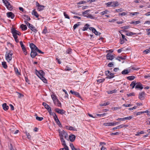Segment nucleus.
<instances>
[{
  "label": "nucleus",
  "mask_w": 150,
  "mask_h": 150,
  "mask_svg": "<svg viewBox=\"0 0 150 150\" xmlns=\"http://www.w3.org/2000/svg\"><path fill=\"white\" fill-rule=\"evenodd\" d=\"M11 33L16 42L17 43L19 41L17 39L18 37L17 35L19 36L21 35V33L18 31L16 30L15 29H12Z\"/></svg>",
  "instance_id": "obj_1"
},
{
  "label": "nucleus",
  "mask_w": 150,
  "mask_h": 150,
  "mask_svg": "<svg viewBox=\"0 0 150 150\" xmlns=\"http://www.w3.org/2000/svg\"><path fill=\"white\" fill-rule=\"evenodd\" d=\"M12 51H9L7 52L5 55L6 58L8 62H9L12 59Z\"/></svg>",
  "instance_id": "obj_2"
},
{
  "label": "nucleus",
  "mask_w": 150,
  "mask_h": 150,
  "mask_svg": "<svg viewBox=\"0 0 150 150\" xmlns=\"http://www.w3.org/2000/svg\"><path fill=\"white\" fill-rule=\"evenodd\" d=\"M2 1L8 9L10 10L12 9V6L9 2L6 0H2Z\"/></svg>",
  "instance_id": "obj_3"
},
{
  "label": "nucleus",
  "mask_w": 150,
  "mask_h": 150,
  "mask_svg": "<svg viewBox=\"0 0 150 150\" xmlns=\"http://www.w3.org/2000/svg\"><path fill=\"white\" fill-rule=\"evenodd\" d=\"M59 136L61 137H64L66 139L68 140V134L64 130L62 131L60 133Z\"/></svg>",
  "instance_id": "obj_4"
},
{
  "label": "nucleus",
  "mask_w": 150,
  "mask_h": 150,
  "mask_svg": "<svg viewBox=\"0 0 150 150\" xmlns=\"http://www.w3.org/2000/svg\"><path fill=\"white\" fill-rule=\"evenodd\" d=\"M136 89H139L142 90L143 88L142 84L139 82L137 83L136 85L135 86Z\"/></svg>",
  "instance_id": "obj_5"
},
{
  "label": "nucleus",
  "mask_w": 150,
  "mask_h": 150,
  "mask_svg": "<svg viewBox=\"0 0 150 150\" xmlns=\"http://www.w3.org/2000/svg\"><path fill=\"white\" fill-rule=\"evenodd\" d=\"M36 5L38 7V10L39 11H41L43 10L44 8V6L40 5L37 2L36 3Z\"/></svg>",
  "instance_id": "obj_6"
},
{
  "label": "nucleus",
  "mask_w": 150,
  "mask_h": 150,
  "mask_svg": "<svg viewBox=\"0 0 150 150\" xmlns=\"http://www.w3.org/2000/svg\"><path fill=\"white\" fill-rule=\"evenodd\" d=\"M28 28L33 31L35 33L38 32V30L34 26L30 24V26H28Z\"/></svg>",
  "instance_id": "obj_7"
},
{
  "label": "nucleus",
  "mask_w": 150,
  "mask_h": 150,
  "mask_svg": "<svg viewBox=\"0 0 150 150\" xmlns=\"http://www.w3.org/2000/svg\"><path fill=\"white\" fill-rule=\"evenodd\" d=\"M145 94V92L144 91L142 92V93L139 94V98L140 100H143L144 98Z\"/></svg>",
  "instance_id": "obj_8"
},
{
  "label": "nucleus",
  "mask_w": 150,
  "mask_h": 150,
  "mask_svg": "<svg viewBox=\"0 0 150 150\" xmlns=\"http://www.w3.org/2000/svg\"><path fill=\"white\" fill-rule=\"evenodd\" d=\"M37 54L36 50H31L30 56L32 58H34Z\"/></svg>",
  "instance_id": "obj_9"
},
{
  "label": "nucleus",
  "mask_w": 150,
  "mask_h": 150,
  "mask_svg": "<svg viewBox=\"0 0 150 150\" xmlns=\"http://www.w3.org/2000/svg\"><path fill=\"white\" fill-rule=\"evenodd\" d=\"M106 57L108 60H112L114 59V55H112L110 53H108L106 55Z\"/></svg>",
  "instance_id": "obj_10"
},
{
  "label": "nucleus",
  "mask_w": 150,
  "mask_h": 150,
  "mask_svg": "<svg viewBox=\"0 0 150 150\" xmlns=\"http://www.w3.org/2000/svg\"><path fill=\"white\" fill-rule=\"evenodd\" d=\"M7 16L11 19H13L14 18L15 15L14 14L11 12H8L6 13Z\"/></svg>",
  "instance_id": "obj_11"
},
{
  "label": "nucleus",
  "mask_w": 150,
  "mask_h": 150,
  "mask_svg": "<svg viewBox=\"0 0 150 150\" xmlns=\"http://www.w3.org/2000/svg\"><path fill=\"white\" fill-rule=\"evenodd\" d=\"M55 111L59 114H63L65 112L63 110L59 109L58 108H56L55 109Z\"/></svg>",
  "instance_id": "obj_12"
},
{
  "label": "nucleus",
  "mask_w": 150,
  "mask_h": 150,
  "mask_svg": "<svg viewBox=\"0 0 150 150\" xmlns=\"http://www.w3.org/2000/svg\"><path fill=\"white\" fill-rule=\"evenodd\" d=\"M128 126V125H121L117 126L116 127H114L113 128V130H115L117 129L122 128L123 127H126Z\"/></svg>",
  "instance_id": "obj_13"
},
{
  "label": "nucleus",
  "mask_w": 150,
  "mask_h": 150,
  "mask_svg": "<svg viewBox=\"0 0 150 150\" xmlns=\"http://www.w3.org/2000/svg\"><path fill=\"white\" fill-rule=\"evenodd\" d=\"M30 47L31 49V50H35L38 48L34 44L32 43L30 44Z\"/></svg>",
  "instance_id": "obj_14"
},
{
  "label": "nucleus",
  "mask_w": 150,
  "mask_h": 150,
  "mask_svg": "<svg viewBox=\"0 0 150 150\" xmlns=\"http://www.w3.org/2000/svg\"><path fill=\"white\" fill-rule=\"evenodd\" d=\"M69 139L71 142H74L76 136L74 135L71 134L69 136Z\"/></svg>",
  "instance_id": "obj_15"
},
{
  "label": "nucleus",
  "mask_w": 150,
  "mask_h": 150,
  "mask_svg": "<svg viewBox=\"0 0 150 150\" xmlns=\"http://www.w3.org/2000/svg\"><path fill=\"white\" fill-rule=\"evenodd\" d=\"M70 92L72 94H74L77 97H80V96L79 93L75 92L74 91H73L72 90H71L70 91Z\"/></svg>",
  "instance_id": "obj_16"
},
{
  "label": "nucleus",
  "mask_w": 150,
  "mask_h": 150,
  "mask_svg": "<svg viewBox=\"0 0 150 150\" xmlns=\"http://www.w3.org/2000/svg\"><path fill=\"white\" fill-rule=\"evenodd\" d=\"M2 106L3 108V109L5 111L7 110L9 108V107L7 105V104L6 103H4L2 104Z\"/></svg>",
  "instance_id": "obj_17"
},
{
  "label": "nucleus",
  "mask_w": 150,
  "mask_h": 150,
  "mask_svg": "<svg viewBox=\"0 0 150 150\" xmlns=\"http://www.w3.org/2000/svg\"><path fill=\"white\" fill-rule=\"evenodd\" d=\"M114 1H111L110 2H108L105 4L107 6V7H114Z\"/></svg>",
  "instance_id": "obj_18"
},
{
  "label": "nucleus",
  "mask_w": 150,
  "mask_h": 150,
  "mask_svg": "<svg viewBox=\"0 0 150 150\" xmlns=\"http://www.w3.org/2000/svg\"><path fill=\"white\" fill-rule=\"evenodd\" d=\"M42 105L45 107V108L47 110L51 109V108L50 107V106L45 103L43 102L42 103Z\"/></svg>",
  "instance_id": "obj_19"
},
{
  "label": "nucleus",
  "mask_w": 150,
  "mask_h": 150,
  "mask_svg": "<svg viewBox=\"0 0 150 150\" xmlns=\"http://www.w3.org/2000/svg\"><path fill=\"white\" fill-rule=\"evenodd\" d=\"M32 15L35 16L36 17L38 18L39 15L35 10H34L32 12Z\"/></svg>",
  "instance_id": "obj_20"
},
{
  "label": "nucleus",
  "mask_w": 150,
  "mask_h": 150,
  "mask_svg": "<svg viewBox=\"0 0 150 150\" xmlns=\"http://www.w3.org/2000/svg\"><path fill=\"white\" fill-rule=\"evenodd\" d=\"M20 27L23 30H27V27L26 25L22 24L21 25Z\"/></svg>",
  "instance_id": "obj_21"
},
{
  "label": "nucleus",
  "mask_w": 150,
  "mask_h": 150,
  "mask_svg": "<svg viewBox=\"0 0 150 150\" xmlns=\"http://www.w3.org/2000/svg\"><path fill=\"white\" fill-rule=\"evenodd\" d=\"M137 83L136 81H133L132 82L131 84H130V86L132 87V88H133L135 86H136Z\"/></svg>",
  "instance_id": "obj_22"
},
{
  "label": "nucleus",
  "mask_w": 150,
  "mask_h": 150,
  "mask_svg": "<svg viewBox=\"0 0 150 150\" xmlns=\"http://www.w3.org/2000/svg\"><path fill=\"white\" fill-rule=\"evenodd\" d=\"M23 18L25 20L28 21H29L30 20V17L26 15H24Z\"/></svg>",
  "instance_id": "obj_23"
},
{
  "label": "nucleus",
  "mask_w": 150,
  "mask_h": 150,
  "mask_svg": "<svg viewBox=\"0 0 150 150\" xmlns=\"http://www.w3.org/2000/svg\"><path fill=\"white\" fill-rule=\"evenodd\" d=\"M89 26V25L88 24H86L84 25V27H83V28L82 29L83 31H84L87 30Z\"/></svg>",
  "instance_id": "obj_24"
},
{
  "label": "nucleus",
  "mask_w": 150,
  "mask_h": 150,
  "mask_svg": "<svg viewBox=\"0 0 150 150\" xmlns=\"http://www.w3.org/2000/svg\"><path fill=\"white\" fill-rule=\"evenodd\" d=\"M130 72L127 69H125L122 72V74H127Z\"/></svg>",
  "instance_id": "obj_25"
},
{
  "label": "nucleus",
  "mask_w": 150,
  "mask_h": 150,
  "mask_svg": "<svg viewBox=\"0 0 150 150\" xmlns=\"http://www.w3.org/2000/svg\"><path fill=\"white\" fill-rule=\"evenodd\" d=\"M135 78V77L134 76H129L127 77L128 80L130 81L134 80Z\"/></svg>",
  "instance_id": "obj_26"
},
{
  "label": "nucleus",
  "mask_w": 150,
  "mask_h": 150,
  "mask_svg": "<svg viewBox=\"0 0 150 150\" xmlns=\"http://www.w3.org/2000/svg\"><path fill=\"white\" fill-rule=\"evenodd\" d=\"M114 74L113 73H112L110 72L109 74L108 75V78L109 79H110L112 78H113L114 77Z\"/></svg>",
  "instance_id": "obj_27"
},
{
  "label": "nucleus",
  "mask_w": 150,
  "mask_h": 150,
  "mask_svg": "<svg viewBox=\"0 0 150 150\" xmlns=\"http://www.w3.org/2000/svg\"><path fill=\"white\" fill-rule=\"evenodd\" d=\"M42 80V81H43L45 83H47V81L46 79L43 76H41V77L40 76V78Z\"/></svg>",
  "instance_id": "obj_28"
},
{
  "label": "nucleus",
  "mask_w": 150,
  "mask_h": 150,
  "mask_svg": "<svg viewBox=\"0 0 150 150\" xmlns=\"http://www.w3.org/2000/svg\"><path fill=\"white\" fill-rule=\"evenodd\" d=\"M129 28V26H127L123 27L121 28L124 29V30H123V32H127V30H126L125 29H128Z\"/></svg>",
  "instance_id": "obj_29"
},
{
  "label": "nucleus",
  "mask_w": 150,
  "mask_h": 150,
  "mask_svg": "<svg viewBox=\"0 0 150 150\" xmlns=\"http://www.w3.org/2000/svg\"><path fill=\"white\" fill-rule=\"evenodd\" d=\"M103 125L105 126H113L112 122L105 123Z\"/></svg>",
  "instance_id": "obj_30"
},
{
  "label": "nucleus",
  "mask_w": 150,
  "mask_h": 150,
  "mask_svg": "<svg viewBox=\"0 0 150 150\" xmlns=\"http://www.w3.org/2000/svg\"><path fill=\"white\" fill-rule=\"evenodd\" d=\"M66 127L67 129L70 130H75L74 128L72 126H66Z\"/></svg>",
  "instance_id": "obj_31"
},
{
  "label": "nucleus",
  "mask_w": 150,
  "mask_h": 150,
  "mask_svg": "<svg viewBox=\"0 0 150 150\" xmlns=\"http://www.w3.org/2000/svg\"><path fill=\"white\" fill-rule=\"evenodd\" d=\"M136 34V33H132V32H130V33H126V35L127 36H131L132 35H135Z\"/></svg>",
  "instance_id": "obj_32"
},
{
  "label": "nucleus",
  "mask_w": 150,
  "mask_h": 150,
  "mask_svg": "<svg viewBox=\"0 0 150 150\" xmlns=\"http://www.w3.org/2000/svg\"><path fill=\"white\" fill-rule=\"evenodd\" d=\"M56 120V122L57 124L60 127H62V125L61 124L59 120Z\"/></svg>",
  "instance_id": "obj_33"
},
{
  "label": "nucleus",
  "mask_w": 150,
  "mask_h": 150,
  "mask_svg": "<svg viewBox=\"0 0 150 150\" xmlns=\"http://www.w3.org/2000/svg\"><path fill=\"white\" fill-rule=\"evenodd\" d=\"M2 65L4 68L6 69L7 68V66L6 64V62H2Z\"/></svg>",
  "instance_id": "obj_34"
},
{
  "label": "nucleus",
  "mask_w": 150,
  "mask_h": 150,
  "mask_svg": "<svg viewBox=\"0 0 150 150\" xmlns=\"http://www.w3.org/2000/svg\"><path fill=\"white\" fill-rule=\"evenodd\" d=\"M92 32L94 33V34L96 35H100V34H101V33H98L95 28L93 29Z\"/></svg>",
  "instance_id": "obj_35"
},
{
  "label": "nucleus",
  "mask_w": 150,
  "mask_h": 150,
  "mask_svg": "<svg viewBox=\"0 0 150 150\" xmlns=\"http://www.w3.org/2000/svg\"><path fill=\"white\" fill-rule=\"evenodd\" d=\"M117 90L115 89H114L113 90H112V91H107L108 93V94H112L114 93H115L116 92Z\"/></svg>",
  "instance_id": "obj_36"
},
{
  "label": "nucleus",
  "mask_w": 150,
  "mask_h": 150,
  "mask_svg": "<svg viewBox=\"0 0 150 150\" xmlns=\"http://www.w3.org/2000/svg\"><path fill=\"white\" fill-rule=\"evenodd\" d=\"M108 11L107 10H105L100 13V14L103 15L107 13Z\"/></svg>",
  "instance_id": "obj_37"
},
{
  "label": "nucleus",
  "mask_w": 150,
  "mask_h": 150,
  "mask_svg": "<svg viewBox=\"0 0 150 150\" xmlns=\"http://www.w3.org/2000/svg\"><path fill=\"white\" fill-rule=\"evenodd\" d=\"M114 7H115L119 5V4L117 1H114Z\"/></svg>",
  "instance_id": "obj_38"
},
{
  "label": "nucleus",
  "mask_w": 150,
  "mask_h": 150,
  "mask_svg": "<svg viewBox=\"0 0 150 150\" xmlns=\"http://www.w3.org/2000/svg\"><path fill=\"white\" fill-rule=\"evenodd\" d=\"M36 119L38 120L41 121L43 120V118L42 117H40L36 116Z\"/></svg>",
  "instance_id": "obj_39"
},
{
  "label": "nucleus",
  "mask_w": 150,
  "mask_h": 150,
  "mask_svg": "<svg viewBox=\"0 0 150 150\" xmlns=\"http://www.w3.org/2000/svg\"><path fill=\"white\" fill-rule=\"evenodd\" d=\"M70 146L72 150H77L75 148L73 144H70Z\"/></svg>",
  "instance_id": "obj_40"
},
{
  "label": "nucleus",
  "mask_w": 150,
  "mask_h": 150,
  "mask_svg": "<svg viewBox=\"0 0 150 150\" xmlns=\"http://www.w3.org/2000/svg\"><path fill=\"white\" fill-rule=\"evenodd\" d=\"M14 70L16 74L18 75H20V74L19 72L18 69L16 68H14Z\"/></svg>",
  "instance_id": "obj_41"
},
{
  "label": "nucleus",
  "mask_w": 150,
  "mask_h": 150,
  "mask_svg": "<svg viewBox=\"0 0 150 150\" xmlns=\"http://www.w3.org/2000/svg\"><path fill=\"white\" fill-rule=\"evenodd\" d=\"M35 73L36 75L40 78L41 76V75L40 74V71H38L36 69Z\"/></svg>",
  "instance_id": "obj_42"
},
{
  "label": "nucleus",
  "mask_w": 150,
  "mask_h": 150,
  "mask_svg": "<svg viewBox=\"0 0 150 150\" xmlns=\"http://www.w3.org/2000/svg\"><path fill=\"white\" fill-rule=\"evenodd\" d=\"M84 16L87 17V18H90L92 19L94 18V17L91 14H89L88 16Z\"/></svg>",
  "instance_id": "obj_43"
},
{
  "label": "nucleus",
  "mask_w": 150,
  "mask_h": 150,
  "mask_svg": "<svg viewBox=\"0 0 150 150\" xmlns=\"http://www.w3.org/2000/svg\"><path fill=\"white\" fill-rule=\"evenodd\" d=\"M47 32V28L45 26V28L44 29L42 32V33L44 34H46Z\"/></svg>",
  "instance_id": "obj_44"
},
{
  "label": "nucleus",
  "mask_w": 150,
  "mask_h": 150,
  "mask_svg": "<svg viewBox=\"0 0 150 150\" xmlns=\"http://www.w3.org/2000/svg\"><path fill=\"white\" fill-rule=\"evenodd\" d=\"M80 22H78L74 25L73 28L74 29H76L80 25Z\"/></svg>",
  "instance_id": "obj_45"
},
{
  "label": "nucleus",
  "mask_w": 150,
  "mask_h": 150,
  "mask_svg": "<svg viewBox=\"0 0 150 150\" xmlns=\"http://www.w3.org/2000/svg\"><path fill=\"white\" fill-rule=\"evenodd\" d=\"M40 74L41 75L40 76H43L45 75V72L42 70L40 71Z\"/></svg>",
  "instance_id": "obj_46"
},
{
  "label": "nucleus",
  "mask_w": 150,
  "mask_h": 150,
  "mask_svg": "<svg viewBox=\"0 0 150 150\" xmlns=\"http://www.w3.org/2000/svg\"><path fill=\"white\" fill-rule=\"evenodd\" d=\"M124 118H125V119H124L125 120H131V119H132V116H130L127 117H124Z\"/></svg>",
  "instance_id": "obj_47"
},
{
  "label": "nucleus",
  "mask_w": 150,
  "mask_h": 150,
  "mask_svg": "<svg viewBox=\"0 0 150 150\" xmlns=\"http://www.w3.org/2000/svg\"><path fill=\"white\" fill-rule=\"evenodd\" d=\"M86 3V2L85 1H79L78 2L77 4H84L85 3Z\"/></svg>",
  "instance_id": "obj_48"
},
{
  "label": "nucleus",
  "mask_w": 150,
  "mask_h": 150,
  "mask_svg": "<svg viewBox=\"0 0 150 150\" xmlns=\"http://www.w3.org/2000/svg\"><path fill=\"white\" fill-rule=\"evenodd\" d=\"M64 16L66 18H67L69 19V17L68 16V15L66 13V12H64Z\"/></svg>",
  "instance_id": "obj_49"
},
{
  "label": "nucleus",
  "mask_w": 150,
  "mask_h": 150,
  "mask_svg": "<svg viewBox=\"0 0 150 150\" xmlns=\"http://www.w3.org/2000/svg\"><path fill=\"white\" fill-rule=\"evenodd\" d=\"M90 11V10H86L84 12H83L82 13V14L84 16H85L84 15H85L88 14V13Z\"/></svg>",
  "instance_id": "obj_50"
},
{
  "label": "nucleus",
  "mask_w": 150,
  "mask_h": 150,
  "mask_svg": "<svg viewBox=\"0 0 150 150\" xmlns=\"http://www.w3.org/2000/svg\"><path fill=\"white\" fill-rule=\"evenodd\" d=\"M127 95L128 97L134 96V93H129V94H127Z\"/></svg>",
  "instance_id": "obj_51"
},
{
  "label": "nucleus",
  "mask_w": 150,
  "mask_h": 150,
  "mask_svg": "<svg viewBox=\"0 0 150 150\" xmlns=\"http://www.w3.org/2000/svg\"><path fill=\"white\" fill-rule=\"evenodd\" d=\"M106 114L105 113H103L102 114H97V116H99V117H103Z\"/></svg>",
  "instance_id": "obj_52"
},
{
  "label": "nucleus",
  "mask_w": 150,
  "mask_h": 150,
  "mask_svg": "<svg viewBox=\"0 0 150 150\" xmlns=\"http://www.w3.org/2000/svg\"><path fill=\"white\" fill-rule=\"evenodd\" d=\"M109 103L108 102H106L104 103H102L100 104V105L101 106H103L108 105Z\"/></svg>",
  "instance_id": "obj_53"
},
{
  "label": "nucleus",
  "mask_w": 150,
  "mask_h": 150,
  "mask_svg": "<svg viewBox=\"0 0 150 150\" xmlns=\"http://www.w3.org/2000/svg\"><path fill=\"white\" fill-rule=\"evenodd\" d=\"M20 44L22 49L25 47V46L23 45L22 41H21L20 42Z\"/></svg>",
  "instance_id": "obj_54"
},
{
  "label": "nucleus",
  "mask_w": 150,
  "mask_h": 150,
  "mask_svg": "<svg viewBox=\"0 0 150 150\" xmlns=\"http://www.w3.org/2000/svg\"><path fill=\"white\" fill-rule=\"evenodd\" d=\"M51 97L54 102H55L54 101L56 100V96L54 95H52Z\"/></svg>",
  "instance_id": "obj_55"
},
{
  "label": "nucleus",
  "mask_w": 150,
  "mask_h": 150,
  "mask_svg": "<svg viewBox=\"0 0 150 150\" xmlns=\"http://www.w3.org/2000/svg\"><path fill=\"white\" fill-rule=\"evenodd\" d=\"M105 80L104 79H100L97 80V82L98 83H100L103 82Z\"/></svg>",
  "instance_id": "obj_56"
},
{
  "label": "nucleus",
  "mask_w": 150,
  "mask_h": 150,
  "mask_svg": "<svg viewBox=\"0 0 150 150\" xmlns=\"http://www.w3.org/2000/svg\"><path fill=\"white\" fill-rule=\"evenodd\" d=\"M22 49L23 51V52L24 54H25V55H26L27 54V53L26 52V49L25 48V47L24 48H22Z\"/></svg>",
  "instance_id": "obj_57"
},
{
  "label": "nucleus",
  "mask_w": 150,
  "mask_h": 150,
  "mask_svg": "<svg viewBox=\"0 0 150 150\" xmlns=\"http://www.w3.org/2000/svg\"><path fill=\"white\" fill-rule=\"evenodd\" d=\"M57 105L58 107H60L61 105V103L58 100H57Z\"/></svg>",
  "instance_id": "obj_58"
},
{
  "label": "nucleus",
  "mask_w": 150,
  "mask_h": 150,
  "mask_svg": "<svg viewBox=\"0 0 150 150\" xmlns=\"http://www.w3.org/2000/svg\"><path fill=\"white\" fill-rule=\"evenodd\" d=\"M71 50L70 49H69L67 51V53H68V54H70L71 52Z\"/></svg>",
  "instance_id": "obj_59"
},
{
  "label": "nucleus",
  "mask_w": 150,
  "mask_h": 150,
  "mask_svg": "<svg viewBox=\"0 0 150 150\" xmlns=\"http://www.w3.org/2000/svg\"><path fill=\"white\" fill-rule=\"evenodd\" d=\"M64 147V148H62V150H69L68 146H65Z\"/></svg>",
  "instance_id": "obj_60"
},
{
  "label": "nucleus",
  "mask_w": 150,
  "mask_h": 150,
  "mask_svg": "<svg viewBox=\"0 0 150 150\" xmlns=\"http://www.w3.org/2000/svg\"><path fill=\"white\" fill-rule=\"evenodd\" d=\"M121 35H122V39H123L126 41H127V40L126 38H125V36L124 35L122 34H121Z\"/></svg>",
  "instance_id": "obj_61"
},
{
  "label": "nucleus",
  "mask_w": 150,
  "mask_h": 150,
  "mask_svg": "<svg viewBox=\"0 0 150 150\" xmlns=\"http://www.w3.org/2000/svg\"><path fill=\"white\" fill-rule=\"evenodd\" d=\"M150 52V50L149 49H146L143 51V52H146V54H148Z\"/></svg>",
  "instance_id": "obj_62"
},
{
  "label": "nucleus",
  "mask_w": 150,
  "mask_h": 150,
  "mask_svg": "<svg viewBox=\"0 0 150 150\" xmlns=\"http://www.w3.org/2000/svg\"><path fill=\"white\" fill-rule=\"evenodd\" d=\"M113 65V62H110L108 64V66L109 67H111Z\"/></svg>",
  "instance_id": "obj_63"
},
{
  "label": "nucleus",
  "mask_w": 150,
  "mask_h": 150,
  "mask_svg": "<svg viewBox=\"0 0 150 150\" xmlns=\"http://www.w3.org/2000/svg\"><path fill=\"white\" fill-rule=\"evenodd\" d=\"M26 136L27 137V138L28 139H30L31 138V136L30 135L29 133H28L26 134Z\"/></svg>",
  "instance_id": "obj_64"
}]
</instances>
